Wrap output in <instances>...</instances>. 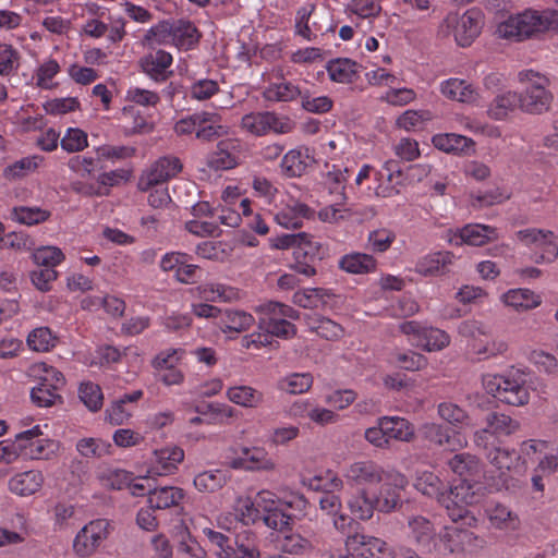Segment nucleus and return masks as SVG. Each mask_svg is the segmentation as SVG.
<instances>
[{
  "instance_id": "nucleus-44",
  "label": "nucleus",
  "mask_w": 558,
  "mask_h": 558,
  "mask_svg": "<svg viewBox=\"0 0 558 558\" xmlns=\"http://www.w3.org/2000/svg\"><path fill=\"white\" fill-rule=\"evenodd\" d=\"M302 90L291 82L270 84L264 92V97L269 101H291L298 97L302 98Z\"/></svg>"
},
{
  "instance_id": "nucleus-12",
  "label": "nucleus",
  "mask_w": 558,
  "mask_h": 558,
  "mask_svg": "<svg viewBox=\"0 0 558 558\" xmlns=\"http://www.w3.org/2000/svg\"><path fill=\"white\" fill-rule=\"evenodd\" d=\"M517 239L526 246H534L541 250L535 254L536 263H553L558 257V245L554 241V232L550 230L526 228L515 233Z\"/></svg>"
},
{
  "instance_id": "nucleus-41",
  "label": "nucleus",
  "mask_w": 558,
  "mask_h": 558,
  "mask_svg": "<svg viewBox=\"0 0 558 558\" xmlns=\"http://www.w3.org/2000/svg\"><path fill=\"white\" fill-rule=\"evenodd\" d=\"M339 267L349 274H368L376 268V260L372 255L351 253L339 260Z\"/></svg>"
},
{
  "instance_id": "nucleus-42",
  "label": "nucleus",
  "mask_w": 558,
  "mask_h": 558,
  "mask_svg": "<svg viewBox=\"0 0 558 558\" xmlns=\"http://www.w3.org/2000/svg\"><path fill=\"white\" fill-rule=\"evenodd\" d=\"M228 399L244 408H257L264 402V393L250 386H235L227 391Z\"/></svg>"
},
{
  "instance_id": "nucleus-51",
  "label": "nucleus",
  "mask_w": 558,
  "mask_h": 558,
  "mask_svg": "<svg viewBox=\"0 0 558 558\" xmlns=\"http://www.w3.org/2000/svg\"><path fill=\"white\" fill-rule=\"evenodd\" d=\"M24 446L22 447V454L34 460L49 459L54 452V442L49 439L36 437L32 440H24Z\"/></svg>"
},
{
  "instance_id": "nucleus-30",
  "label": "nucleus",
  "mask_w": 558,
  "mask_h": 558,
  "mask_svg": "<svg viewBox=\"0 0 558 558\" xmlns=\"http://www.w3.org/2000/svg\"><path fill=\"white\" fill-rule=\"evenodd\" d=\"M41 434L40 427L36 425L31 429L17 434L15 440L12 442L0 441V462H13L22 454V447H25L24 440H32L33 438L39 437Z\"/></svg>"
},
{
  "instance_id": "nucleus-21",
  "label": "nucleus",
  "mask_w": 558,
  "mask_h": 558,
  "mask_svg": "<svg viewBox=\"0 0 558 558\" xmlns=\"http://www.w3.org/2000/svg\"><path fill=\"white\" fill-rule=\"evenodd\" d=\"M432 143L437 149L453 155L468 156L475 150V142L472 138L456 133L436 134Z\"/></svg>"
},
{
  "instance_id": "nucleus-11",
  "label": "nucleus",
  "mask_w": 558,
  "mask_h": 558,
  "mask_svg": "<svg viewBox=\"0 0 558 558\" xmlns=\"http://www.w3.org/2000/svg\"><path fill=\"white\" fill-rule=\"evenodd\" d=\"M241 128L246 132L263 136L272 131L277 134H286L292 131L293 123L289 118H279L276 113L252 112L242 118Z\"/></svg>"
},
{
  "instance_id": "nucleus-27",
  "label": "nucleus",
  "mask_w": 558,
  "mask_h": 558,
  "mask_svg": "<svg viewBox=\"0 0 558 558\" xmlns=\"http://www.w3.org/2000/svg\"><path fill=\"white\" fill-rule=\"evenodd\" d=\"M184 498V490L180 487L163 486L148 490V504L156 510L178 507Z\"/></svg>"
},
{
  "instance_id": "nucleus-8",
  "label": "nucleus",
  "mask_w": 558,
  "mask_h": 558,
  "mask_svg": "<svg viewBox=\"0 0 558 558\" xmlns=\"http://www.w3.org/2000/svg\"><path fill=\"white\" fill-rule=\"evenodd\" d=\"M259 312L262 317L258 327L269 332L271 338L288 339L295 335V326L286 319H296L299 317L298 312L291 306L278 302H268L259 306Z\"/></svg>"
},
{
  "instance_id": "nucleus-13",
  "label": "nucleus",
  "mask_w": 558,
  "mask_h": 558,
  "mask_svg": "<svg viewBox=\"0 0 558 558\" xmlns=\"http://www.w3.org/2000/svg\"><path fill=\"white\" fill-rule=\"evenodd\" d=\"M388 471L377 462L368 459L357 460L345 466L343 477L351 486L365 488L366 485H376L384 481Z\"/></svg>"
},
{
  "instance_id": "nucleus-53",
  "label": "nucleus",
  "mask_w": 558,
  "mask_h": 558,
  "mask_svg": "<svg viewBox=\"0 0 558 558\" xmlns=\"http://www.w3.org/2000/svg\"><path fill=\"white\" fill-rule=\"evenodd\" d=\"M313 385V377L308 373L302 374H291L284 378H282L278 387L279 389L291 393L299 395L306 392Z\"/></svg>"
},
{
  "instance_id": "nucleus-58",
  "label": "nucleus",
  "mask_w": 558,
  "mask_h": 558,
  "mask_svg": "<svg viewBox=\"0 0 558 558\" xmlns=\"http://www.w3.org/2000/svg\"><path fill=\"white\" fill-rule=\"evenodd\" d=\"M60 145L68 153L82 151L88 146L87 134L81 129L70 128L61 138Z\"/></svg>"
},
{
  "instance_id": "nucleus-37",
  "label": "nucleus",
  "mask_w": 558,
  "mask_h": 558,
  "mask_svg": "<svg viewBox=\"0 0 558 558\" xmlns=\"http://www.w3.org/2000/svg\"><path fill=\"white\" fill-rule=\"evenodd\" d=\"M357 63L347 58H339L327 63L326 70L331 81L348 84L352 83L357 74Z\"/></svg>"
},
{
  "instance_id": "nucleus-32",
  "label": "nucleus",
  "mask_w": 558,
  "mask_h": 558,
  "mask_svg": "<svg viewBox=\"0 0 558 558\" xmlns=\"http://www.w3.org/2000/svg\"><path fill=\"white\" fill-rule=\"evenodd\" d=\"M380 420L389 442L391 439L407 442L413 440L414 427L408 420L399 416H383Z\"/></svg>"
},
{
  "instance_id": "nucleus-59",
  "label": "nucleus",
  "mask_w": 558,
  "mask_h": 558,
  "mask_svg": "<svg viewBox=\"0 0 558 558\" xmlns=\"http://www.w3.org/2000/svg\"><path fill=\"white\" fill-rule=\"evenodd\" d=\"M438 415L451 425L468 424L469 415L466 411L452 402H441L437 408Z\"/></svg>"
},
{
  "instance_id": "nucleus-23",
  "label": "nucleus",
  "mask_w": 558,
  "mask_h": 558,
  "mask_svg": "<svg viewBox=\"0 0 558 558\" xmlns=\"http://www.w3.org/2000/svg\"><path fill=\"white\" fill-rule=\"evenodd\" d=\"M454 255L451 252H435L422 257L415 265V270L422 276H441L448 271L453 263Z\"/></svg>"
},
{
  "instance_id": "nucleus-2",
  "label": "nucleus",
  "mask_w": 558,
  "mask_h": 558,
  "mask_svg": "<svg viewBox=\"0 0 558 558\" xmlns=\"http://www.w3.org/2000/svg\"><path fill=\"white\" fill-rule=\"evenodd\" d=\"M459 333L468 339L470 353L478 361H484L505 354L508 342L499 337H492L490 329L478 320L462 322L458 328Z\"/></svg>"
},
{
  "instance_id": "nucleus-48",
  "label": "nucleus",
  "mask_w": 558,
  "mask_h": 558,
  "mask_svg": "<svg viewBox=\"0 0 558 558\" xmlns=\"http://www.w3.org/2000/svg\"><path fill=\"white\" fill-rule=\"evenodd\" d=\"M241 453L245 457L247 471H271L275 469V462L268 457L263 448L243 447Z\"/></svg>"
},
{
  "instance_id": "nucleus-25",
  "label": "nucleus",
  "mask_w": 558,
  "mask_h": 558,
  "mask_svg": "<svg viewBox=\"0 0 558 558\" xmlns=\"http://www.w3.org/2000/svg\"><path fill=\"white\" fill-rule=\"evenodd\" d=\"M315 210L303 203L288 205L278 211L275 216L276 221L287 229H299L303 225V219H312Z\"/></svg>"
},
{
  "instance_id": "nucleus-33",
  "label": "nucleus",
  "mask_w": 558,
  "mask_h": 558,
  "mask_svg": "<svg viewBox=\"0 0 558 558\" xmlns=\"http://www.w3.org/2000/svg\"><path fill=\"white\" fill-rule=\"evenodd\" d=\"M155 458L156 473L159 475L171 474L178 469V465L183 461L184 451L182 448L177 446L166 447L156 450Z\"/></svg>"
},
{
  "instance_id": "nucleus-5",
  "label": "nucleus",
  "mask_w": 558,
  "mask_h": 558,
  "mask_svg": "<svg viewBox=\"0 0 558 558\" xmlns=\"http://www.w3.org/2000/svg\"><path fill=\"white\" fill-rule=\"evenodd\" d=\"M483 26V12L477 8H471L462 14L449 13L440 25V33L452 35L460 47H469L480 36Z\"/></svg>"
},
{
  "instance_id": "nucleus-16",
  "label": "nucleus",
  "mask_w": 558,
  "mask_h": 558,
  "mask_svg": "<svg viewBox=\"0 0 558 558\" xmlns=\"http://www.w3.org/2000/svg\"><path fill=\"white\" fill-rule=\"evenodd\" d=\"M182 165L177 157H162L158 159L150 169L140 178L138 187L148 191L177 175Z\"/></svg>"
},
{
  "instance_id": "nucleus-56",
  "label": "nucleus",
  "mask_w": 558,
  "mask_h": 558,
  "mask_svg": "<svg viewBox=\"0 0 558 558\" xmlns=\"http://www.w3.org/2000/svg\"><path fill=\"white\" fill-rule=\"evenodd\" d=\"M27 343L34 351L46 352L56 344V338L47 327H39L34 329L27 337Z\"/></svg>"
},
{
  "instance_id": "nucleus-19",
  "label": "nucleus",
  "mask_w": 558,
  "mask_h": 558,
  "mask_svg": "<svg viewBox=\"0 0 558 558\" xmlns=\"http://www.w3.org/2000/svg\"><path fill=\"white\" fill-rule=\"evenodd\" d=\"M317 539L313 535H304L299 531L284 534L277 542V548L291 556H305L312 554L317 547Z\"/></svg>"
},
{
  "instance_id": "nucleus-43",
  "label": "nucleus",
  "mask_w": 558,
  "mask_h": 558,
  "mask_svg": "<svg viewBox=\"0 0 558 558\" xmlns=\"http://www.w3.org/2000/svg\"><path fill=\"white\" fill-rule=\"evenodd\" d=\"M229 481L225 471H204L194 477V486L201 493H215L221 489Z\"/></svg>"
},
{
  "instance_id": "nucleus-29",
  "label": "nucleus",
  "mask_w": 558,
  "mask_h": 558,
  "mask_svg": "<svg viewBox=\"0 0 558 558\" xmlns=\"http://www.w3.org/2000/svg\"><path fill=\"white\" fill-rule=\"evenodd\" d=\"M254 317L243 311L226 310L221 311L216 326L223 332H242L253 326Z\"/></svg>"
},
{
  "instance_id": "nucleus-3",
  "label": "nucleus",
  "mask_w": 558,
  "mask_h": 558,
  "mask_svg": "<svg viewBox=\"0 0 558 558\" xmlns=\"http://www.w3.org/2000/svg\"><path fill=\"white\" fill-rule=\"evenodd\" d=\"M484 386L488 393L510 405L521 407L530 400L525 375L518 369L504 375H487Z\"/></svg>"
},
{
  "instance_id": "nucleus-40",
  "label": "nucleus",
  "mask_w": 558,
  "mask_h": 558,
  "mask_svg": "<svg viewBox=\"0 0 558 558\" xmlns=\"http://www.w3.org/2000/svg\"><path fill=\"white\" fill-rule=\"evenodd\" d=\"M202 122L197 129L196 138L211 142L227 134V128L221 125V118L217 113L201 112Z\"/></svg>"
},
{
  "instance_id": "nucleus-46",
  "label": "nucleus",
  "mask_w": 558,
  "mask_h": 558,
  "mask_svg": "<svg viewBox=\"0 0 558 558\" xmlns=\"http://www.w3.org/2000/svg\"><path fill=\"white\" fill-rule=\"evenodd\" d=\"M487 515L492 526L499 530H514L518 525V517L506 506L496 504L487 509Z\"/></svg>"
},
{
  "instance_id": "nucleus-24",
  "label": "nucleus",
  "mask_w": 558,
  "mask_h": 558,
  "mask_svg": "<svg viewBox=\"0 0 558 558\" xmlns=\"http://www.w3.org/2000/svg\"><path fill=\"white\" fill-rule=\"evenodd\" d=\"M44 475L40 471L29 470L15 474L9 481V489L19 496H31L37 493L44 484Z\"/></svg>"
},
{
  "instance_id": "nucleus-61",
  "label": "nucleus",
  "mask_w": 558,
  "mask_h": 558,
  "mask_svg": "<svg viewBox=\"0 0 558 558\" xmlns=\"http://www.w3.org/2000/svg\"><path fill=\"white\" fill-rule=\"evenodd\" d=\"M19 66V52L10 45L0 44V75H11L17 71Z\"/></svg>"
},
{
  "instance_id": "nucleus-17",
  "label": "nucleus",
  "mask_w": 558,
  "mask_h": 558,
  "mask_svg": "<svg viewBox=\"0 0 558 558\" xmlns=\"http://www.w3.org/2000/svg\"><path fill=\"white\" fill-rule=\"evenodd\" d=\"M405 531L408 539L422 550H429L436 537L434 523L421 514L408 518Z\"/></svg>"
},
{
  "instance_id": "nucleus-60",
  "label": "nucleus",
  "mask_w": 558,
  "mask_h": 558,
  "mask_svg": "<svg viewBox=\"0 0 558 558\" xmlns=\"http://www.w3.org/2000/svg\"><path fill=\"white\" fill-rule=\"evenodd\" d=\"M33 259L38 266L54 269L64 259V254L56 246H43L33 253Z\"/></svg>"
},
{
  "instance_id": "nucleus-9",
  "label": "nucleus",
  "mask_w": 558,
  "mask_h": 558,
  "mask_svg": "<svg viewBox=\"0 0 558 558\" xmlns=\"http://www.w3.org/2000/svg\"><path fill=\"white\" fill-rule=\"evenodd\" d=\"M376 494H373L375 506L378 512L391 513L402 506V492L408 481L399 472H387Z\"/></svg>"
},
{
  "instance_id": "nucleus-6",
  "label": "nucleus",
  "mask_w": 558,
  "mask_h": 558,
  "mask_svg": "<svg viewBox=\"0 0 558 558\" xmlns=\"http://www.w3.org/2000/svg\"><path fill=\"white\" fill-rule=\"evenodd\" d=\"M519 81L526 83L524 90L519 94L520 109L531 114H541L548 111L553 101L551 93L546 89L548 80L532 70H527L519 73Z\"/></svg>"
},
{
  "instance_id": "nucleus-52",
  "label": "nucleus",
  "mask_w": 558,
  "mask_h": 558,
  "mask_svg": "<svg viewBox=\"0 0 558 558\" xmlns=\"http://www.w3.org/2000/svg\"><path fill=\"white\" fill-rule=\"evenodd\" d=\"M199 289L202 296L208 302L218 300L230 302L239 298V291L235 288L222 283H206Z\"/></svg>"
},
{
  "instance_id": "nucleus-15",
  "label": "nucleus",
  "mask_w": 558,
  "mask_h": 558,
  "mask_svg": "<svg viewBox=\"0 0 558 558\" xmlns=\"http://www.w3.org/2000/svg\"><path fill=\"white\" fill-rule=\"evenodd\" d=\"M173 32L174 38L180 46L191 47L198 41L199 35L197 28L190 22H180L173 29L167 22L153 26L146 34L145 39L150 43L161 44Z\"/></svg>"
},
{
  "instance_id": "nucleus-18",
  "label": "nucleus",
  "mask_w": 558,
  "mask_h": 558,
  "mask_svg": "<svg viewBox=\"0 0 558 558\" xmlns=\"http://www.w3.org/2000/svg\"><path fill=\"white\" fill-rule=\"evenodd\" d=\"M440 542L449 553L472 551L482 546L480 539L472 531L456 526H446L440 534Z\"/></svg>"
},
{
  "instance_id": "nucleus-1",
  "label": "nucleus",
  "mask_w": 558,
  "mask_h": 558,
  "mask_svg": "<svg viewBox=\"0 0 558 558\" xmlns=\"http://www.w3.org/2000/svg\"><path fill=\"white\" fill-rule=\"evenodd\" d=\"M556 12L525 9L509 15L498 24L496 34L511 43H521L537 37L553 28Z\"/></svg>"
},
{
  "instance_id": "nucleus-62",
  "label": "nucleus",
  "mask_w": 558,
  "mask_h": 558,
  "mask_svg": "<svg viewBox=\"0 0 558 558\" xmlns=\"http://www.w3.org/2000/svg\"><path fill=\"white\" fill-rule=\"evenodd\" d=\"M13 213L19 222L28 226L40 223L50 217L49 211L39 207H15Z\"/></svg>"
},
{
  "instance_id": "nucleus-35",
  "label": "nucleus",
  "mask_w": 558,
  "mask_h": 558,
  "mask_svg": "<svg viewBox=\"0 0 558 558\" xmlns=\"http://www.w3.org/2000/svg\"><path fill=\"white\" fill-rule=\"evenodd\" d=\"M414 487L421 494L436 498L441 505V498L446 493V485L444 482L433 472L424 471L416 475Z\"/></svg>"
},
{
  "instance_id": "nucleus-38",
  "label": "nucleus",
  "mask_w": 558,
  "mask_h": 558,
  "mask_svg": "<svg viewBox=\"0 0 558 558\" xmlns=\"http://www.w3.org/2000/svg\"><path fill=\"white\" fill-rule=\"evenodd\" d=\"M520 108V96L515 92L497 95L488 107V116L495 120H504L508 114Z\"/></svg>"
},
{
  "instance_id": "nucleus-50",
  "label": "nucleus",
  "mask_w": 558,
  "mask_h": 558,
  "mask_svg": "<svg viewBox=\"0 0 558 558\" xmlns=\"http://www.w3.org/2000/svg\"><path fill=\"white\" fill-rule=\"evenodd\" d=\"M78 397L81 401L92 412H97L104 404V395L99 385L93 381L82 383L78 388Z\"/></svg>"
},
{
  "instance_id": "nucleus-64",
  "label": "nucleus",
  "mask_w": 558,
  "mask_h": 558,
  "mask_svg": "<svg viewBox=\"0 0 558 558\" xmlns=\"http://www.w3.org/2000/svg\"><path fill=\"white\" fill-rule=\"evenodd\" d=\"M196 254L203 258L222 262L229 256V251L222 242L205 241L196 246Z\"/></svg>"
},
{
  "instance_id": "nucleus-7",
  "label": "nucleus",
  "mask_w": 558,
  "mask_h": 558,
  "mask_svg": "<svg viewBox=\"0 0 558 558\" xmlns=\"http://www.w3.org/2000/svg\"><path fill=\"white\" fill-rule=\"evenodd\" d=\"M480 485L472 484L468 481H460L458 484L446 489L445 496L441 498V506H444L448 515L453 522L459 520H469L475 522V518L470 514L469 506L475 505L480 501Z\"/></svg>"
},
{
  "instance_id": "nucleus-63",
  "label": "nucleus",
  "mask_w": 558,
  "mask_h": 558,
  "mask_svg": "<svg viewBox=\"0 0 558 558\" xmlns=\"http://www.w3.org/2000/svg\"><path fill=\"white\" fill-rule=\"evenodd\" d=\"M110 445L96 438L81 439L77 445V451L86 458H100L109 452Z\"/></svg>"
},
{
  "instance_id": "nucleus-20",
  "label": "nucleus",
  "mask_w": 558,
  "mask_h": 558,
  "mask_svg": "<svg viewBox=\"0 0 558 558\" xmlns=\"http://www.w3.org/2000/svg\"><path fill=\"white\" fill-rule=\"evenodd\" d=\"M238 147L236 140L228 138L217 144L216 150L209 155L207 165L214 170H228L238 165Z\"/></svg>"
},
{
  "instance_id": "nucleus-47",
  "label": "nucleus",
  "mask_w": 558,
  "mask_h": 558,
  "mask_svg": "<svg viewBox=\"0 0 558 558\" xmlns=\"http://www.w3.org/2000/svg\"><path fill=\"white\" fill-rule=\"evenodd\" d=\"M327 254V250L323 246V244L307 233H305V239L300 241L299 247L294 250L293 255L294 259H310L313 262L322 260Z\"/></svg>"
},
{
  "instance_id": "nucleus-54",
  "label": "nucleus",
  "mask_w": 558,
  "mask_h": 558,
  "mask_svg": "<svg viewBox=\"0 0 558 558\" xmlns=\"http://www.w3.org/2000/svg\"><path fill=\"white\" fill-rule=\"evenodd\" d=\"M43 161L44 157L39 155L24 157L5 168V177L12 179L23 178L34 172Z\"/></svg>"
},
{
  "instance_id": "nucleus-14",
  "label": "nucleus",
  "mask_w": 558,
  "mask_h": 558,
  "mask_svg": "<svg viewBox=\"0 0 558 558\" xmlns=\"http://www.w3.org/2000/svg\"><path fill=\"white\" fill-rule=\"evenodd\" d=\"M485 427L474 434V442L477 447L487 449L488 440L492 436H508L515 433L520 424L509 415L499 412H489L486 414Z\"/></svg>"
},
{
  "instance_id": "nucleus-22",
  "label": "nucleus",
  "mask_w": 558,
  "mask_h": 558,
  "mask_svg": "<svg viewBox=\"0 0 558 558\" xmlns=\"http://www.w3.org/2000/svg\"><path fill=\"white\" fill-rule=\"evenodd\" d=\"M141 68L144 73L156 82H163L171 72L168 71L172 64V56L163 50H157L141 59Z\"/></svg>"
},
{
  "instance_id": "nucleus-28",
  "label": "nucleus",
  "mask_w": 558,
  "mask_h": 558,
  "mask_svg": "<svg viewBox=\"0 0 558 558\" xmlns=\"http://www.w3.org/2000/svg\"><path fill=\"white\" fill-rule=\"evenodd\" d=\"M347 506L351 513L362 521L371 520L374 511L377 510L374 496L366 488H359L351 495L347 500Z\"/></svg>"
},
{
  "instance_id": "nucleus-55",
  "label": "nucleus",
  "mask_w": 558,
  "mask_h": 558,
  "mask_svg": "<svg viewBox=\"0 0 558 558\" xmlns=\"http://www.w3.org/2000/svg\"><path fill=\"white\" fill-rule=\"evenodd\" d=\"M486 457L490 464L499 470L501 474H505L506 471H509L519 458L515 451H509L498 447H494L488 450Z\"/></svg>"
},
{
  "instance_id": "nucleus-39",
  "label": "nucleus",
  "mask_w": 558,
  "mask_h": 558,
  "mask_svg": "<svg viewBox=\"0 0 558 558\" xmlns=\"http://www.w3.org/2000/svg\"><path fill=\"white\" fill-rule=\"evenodd\" d=\"M502 301L507 306L513 307L517 311L535 308L542 302L539 295L529 289L509 290L502 295Z\"/></svg>"
},
{
  "instance_id": "nucleus-4",
  "label": "nucleus",
  "mask_w": 558,
  "mask_h": 558,
  "mask_svg": "<svg viewBox=\"0 0 558 558\" xmlns=\"http://www.w3.org/2000/svg\"><path fill=\"white\" fill-rule=\"evenodd\" d=\"M29 373L38 379V385L31 391L32 401L36 405L48 408L62 402L59 391L65 386V378L59 369L45 362H37L29 367Z\"/></svg>"
},
{
  "instance_id": "nucleus-34",
  "label": "nucleus",
  "mask_w": 558,
  "mask_h": 558,
  "mask_svg": "<svg viewBox=\"0 0 558 558\" xmlns=\"http://www.w3.org/2000/svg\"><path fill=\"white\" fill-rule=\"evenodd\" d=\"M234 544L235 547L218 554V558H260V551L248 532L239 534Z\"/></svg>"
},
{
  "instance_id": "nucleus-49",
  "label": "nucleus",
  "mask_w": 558,
  "mask_h": 558,
  "mask_svg": "<svg viewBox=\"0 0 558 558\" xmlns=\"http://www.w3.org/2000/svg\"><path fill=\"white\" fill-rule=\"evenodd\" d=\"M447 464L453 473L460 476L473 475L480 471L478 459L468 452L454 454L448 460Z\"/></svg>"
},
{
  "instance_id": "nucleus-57",
  "label": "nucleus",
  "mask_w": 558,
  "mask_h": 558,
  "mask_svg": "<svg viewBox=\"0 0 558 558\" xmlns=\"http://www.w3.org/2000/svg\"><path fill=\"white\" fill-rule=\"evenodd\" d=\"M354 541L360 544L361 554L369 558L376 555H390L388 544L377 537L368 535H355Z\"/></svg>"
},
{
  "instance_id": "nucleus-31",
  "label": "nucleus",
  "mask_w": 558,
  "mask_h": 558,
  "mask_svg": "<svg viewBox=\"0 0 558 558\" xmlns=\"http://www.w3.org/2000/svg\"><path fill=\"white\" fill-rule=\"evenodd\" d=\"M441 94L451 100L473 102L476 100L475 88L464 80L449 78L440 85Z\"/></svg>"
},
{
  "instance_id": "nucleus-10",
  "label": "nucleus",
  "mask_w": 558,
  "mask_h": 558,
  "mask_svg": "<svg viewBox=\"0 0 558 558\" xmlns=\"http://www.w3.org/2000/svg\"><path fill=\"white\" fill-rule=\"evenodd\" d=\"M110 523L106 519H96L84 525L73 539V551L78 557L92 556L109 536Z\"/></svg>"
},
{
  "instance_id": "nucleus-26",
  "label": "nucleus",
  "mask_w": 558,
  "mask_h": 558,
  "mask_svg": "<svg viewBox=\"0 0 558 558\" xmlns=\"http://www.w3.org/2000/svg\"><path fill=\"white\" fill-rule=\"evenodd\" d=\"M314 162L307 148L292 149L281 160V170L289 178L301 177Z\"/></svg>"
},
{
  "instance_id": "nucleus-45",
  "label": "nucleus",
  "mask_w": 558,
  "mask_h": 558,
  "mask_svg": "<svg viewBox=\"0 0 558 558\" xmlns=\"http://www.w3.org/2000/svg\"><path fill=\"white\" fill-rule=\"evenodd\" d=\"M450 337L444 330L433 327H424L417 345L426 351H439L449 345Z\"/></svg>"
},
{
  "instance_id": "nucleus-36",
  "label": "nucleus",
  "mask_w": 558,
  "mask_h": 558,
  "mask_svg": "<svg viewBox=\"0 0 558 558\" xmlns=\"http://www.w3.org/2000/svg\"><path fill=\"white\" fill-rule=\"evenodd\" d=\"M459 236L462 242L481 246L486 244L488 241L497 240V230L486 225H468L459 231Z\"/></svg>"
}]
</instances>
